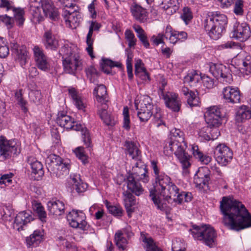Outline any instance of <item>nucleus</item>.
Segmentation results:
<instances>
[{"instance_id":"nucleus-28","label":"nucleus","mask_w":251,"mask_h":251,"mask_svg":"<svg viewBox=\"0 0 251 251\" xmlns=\"http://www.w3.org/2000/svg\"><path fill=\"white\" fill-rule=\"evenodd\" d=\"M56 123L61 127L67 129H71L73 127L74 121L70 116L65 114L63 112H60L56 118Z\"/></svg>"},{"instance_id":"nucleus-20","label":"nucleus","mask_w":251,"mask_h":251,"mask_svg":"<svg viewBox=\"0 0 251 251\" xmlns=\"http://www.w3.org/2000/svg\"><path fill=\"white\" fill-rule=\"evenodd\" d=\"M223 95L227 102L236 103L240 101V93L238 88H233L229 86L224 88Z\"/></svg>"},{"instance_id":"nucleus-44","label":"nucleus","mask_w":251,"mask_h":251,"mask_svg":"<svg viewBox=\"0 0 251 251\" xmlns=\"http://www.w3.org/2000/svg\"><path fill=\"white\" fill-rule=\"evenodd\" d=\"M12 11L14 12V21H15L19 26H22L25 22L24 17L25 11L24 9L21 8H15L13 9Z\"/></svg>"},{"instance_id":"nucleus-19","label":"nucleus","mask_w":251,"mask_h":251,"mask_svg":"<svg viewBox=\"0 0 251 251\" xmlns=\"http://www.w3.org/2000/svg\"><path fill=\"white\" fill-rule=\"evenodd\" d=\"M11 49L16 55V60L20 63L21 66L23 67L25 65L28 58L27 51L25 46L20 47L16 43H14L12 44Z\"/></svg>"},{"instance_id":"nucleus-30","label":"nucleus","mask_w":251,"mask_h":251,"mask_svg":"<svg viewBox=\"0 0 251 251\" xmlns=\"http://www.w3.org/2000/svg\"><path fill=\"white\" fill-rule=\"evenodd\" d=\"M70 182L73 184V189L78 193L84 192L87 188V184L82 182L79 175L71 176Z\"/></svg>"},{"instance_id":"nucleus-55","label":"nucleus","mask_w":251,"mask_h":251,"mask_svg":"<svg viewBox=\"0 0 251 251\" xmlns=\"http://www.w3.org/2000/svg\"><path fill=\"white\" fill-rule=\"evenodd\" d=\"M181 19L188 25L193 18L192 12L189 8L186 7L183 9V13L181 15Z\"/></svg>"},{"instance_id":"nucleus-61","label":"nucleus","mask_w":251,"mask_h":251,"mask_svg":"<svg viewBox=\"0 0 251 251\" xmlns=\"http://www.w3.org/2000/svg\"><path fill=\"white\" fill-rule=\"evenodd\" d=\"M59 54L62 56L63 60L65 58L70 57L71 55H74V53L72 52L71 47L64 46L59 50Z\"/></svg>"},{"instance_id":"nucleus-33","label":"nucleus","mask_w":251,"mask_h":251,"mask_svg":"<svg viewBox=\"0 0 251 251\" xmlns=\"http://www.w3.org/2000/svg\"><path fill=\"white\" fill-rule=\"evenodd\" d=\"M251 118V107L242 105L239 107L236 113L235 120L237 122L241 123Z\"/></svg>"},{"instance_id":"nucleus-42","label":"nucleus","mask_w":251,"mask_h":251,"mask_svg":"<svg viewBox=\"0 0 251 251\" xmlns=\"http://www.w3.org/2000/svg\"><path fill=\"white\" fill-rule=\"evenodd\" d=\"M164 36L166 39H169L170 42L173 44H176L178 41L177 31L173 30L170 25L167 26L164 33Z\"/></svg>"},{"instance_id":"nucleus-49","label":"nucleus","mask_w":251,"mask_h":251,"mask_svg":"<svg viewBox=\"0 0 251 251\" xmlns=\"http://www.w3.org/2000/svg\"><path fill=\"white\" fill-rule=\"evenodd\" d=\"M100 63L101 70L107 74L111 73V69L113 68V61L109 59L102 58Z\"/></svg>"},{"instance_id":"nucleus-4","label":"nucleus","mask_w":251,"mask_h":251,"mask_svg":"<svg viewBox=\"0 0 251 251\" xmlns=\"http://www.w3.org/2000/svg\"><path fill=\"white\" fill-rule=\"evenodd\" d=\"M171 141L169 147L179 159L183 169H187L190 166L189 162L190 155L185 151L182 143H184L183 132L178 129H173L171 132Z\"/></svg>"},{"instance_id":"nucleus-10","label":"nucleus","mask_w":251,"mask_h":251,"mask_svg":"<svg viewBox=\"0 0 251 251\" xmlns=\"http://www.w3.org/2000/svg\"><path fill=\"white\" fill-rule=\"evenodd\" d=\"M251 35V30L249 25L245 23L236 24L230 33V36L240 42L248 40Z\"/></svg>"},{"instance_id":"nucleus-41","label":"nucleus","mask_w":251,"mask_h":251,"mask_svg":"<svg viewBox=\"0 0 251 251\" xmlns=\"http://www.w3.org/2000/svg\"><path fill=\"white\" fill-rule=\"evenodd\" d=\"M42 239V234L39 230H35L29 237H27L26 242L27 245L30 247L31 246H37Z\"/></svg>"},{"instance_id":"nucleus-9","label":"nucleus","mask_w":251,"mask_h":251,"mask_svg":"<svg viewBox=\"0 0 251 251\" xmlns=\"http://www.w3.org/2000/svg\"><path fill=\"white\" fill-rule=\"evenodd\" d=\"M214 157L217 162L222 166H226L233 157L232 151L225 144H219L215 149Z\"/></svg>"},{"instance_id":"nucleus-22","label":"nucleus","mask_w":251,"mask_h":251,"mask_svg":"<svg viewBox=\"0 0 251 251\" xmlns=\"http://www.w3.org/2000/svg\"><path fill=\"white\" fill-rule=\"evenodd\" d=\"M130 11L133 17L140 23H144L147 19L146 9L140 5L134 3L130 7Z\"/></svg>"},{"instance_id":"nucleus-5","label":"nucleus","mask_w":251,"mask_h":251,"mask_svg":"<svg viewBox=\"0 0 251 251\" xmlns=\"http://www.w3.org/2000/svg\"><path fill=\"white\" fill-rule=\"evenodd\" d=\"M34 3L32 6L36 8L39 13L35 12L34 15V18L37 19L38 22L43 20V16L41 14L40 9H41L44 16L49 17L53 21H56L59 18V12L57 9L55 8L50 0H34Z\"/></svg>"},{"instance_id":"nucleus-36","label":"nucleus","mask_w":251,"mask_h":251,"mask_svg":"<svg viewBox=\"0 0 251 251\" xmlns=\"http://www.w3.org/2000/svg\"><path fill=\"white\" fill-rule=\"evenodd\" d=\"M94 95H96L97 100L101 104H105L107 100H106L107 95V91L106 87L103 84L99 85L97 88L94 90Z\"/></svg>"},{"instance_id":"nucleus-12","label":"nucleus","mask_w":251,"mask_h":251,"mask_svg":"<svg viewBox=\"0 0 251 251\" xmlns=\"http://www.w3.org/2000/svg\"><path fill=\"white\" fill-rule=\"evenodd\" d=\"M78 210H73L68 216V221L70 226L74 228H78L83 230H87L88 227L87 223L85 220V216L83 213Z\"/></svg>"},{"instance_id":"nucleus-2","label":"nucleus","mask_w":251,"mask_h":251,"mask_svg":"<svg viewBox=\"0 0 251 251\" xmlns=\"http://www.w3.org/2000/svg\"><path fill=\"white\" fill-rule=\"evenodd\" d=\"M171 178L163 173L155 177L153 189L150 190V197L157 209L164 210L166 205L162 203L161 200L170 198L169 194L175 195L177 187L171 181Z\"/></svg>"},{"instance_id":"nucleus-1","label":"nucleus","mask_w":251,"mask_h":251,"mask_svg":"<svg viewBox=\"0 0 251 251\" xmlns=\"http://www.w3.org/2000/svg\"><path fill=\"white\" fill-rule=\"evenodd\" d=\"M220 208L226 226L236 231L251 226V215L241 202L233 197H223Z\"/></svg>"},{"instance_id":"nucleus-7","label":"nucleus","mask_w":251,"mask_h":251,"mask_svg":"<svg viewBox=\"0 0 251 251\" xmlns=\"http://www.w3.org/2000/svg\"><path fill=\"white\" fill-rule=\"evenodd\" d=\"M194 238L203 241L209 247L213 246L216 239V233L214 229L209 225L199 226L193 225L192 228L189 229Z\"/></svg>"},{"instance_id":"nucleus-27","label":"nucleus","mask_w":251,"mask_h":251,"mask_svg":"<svg viewBox=\"0 0 251 251\" xmlns=\"http://www.w3.org/2000/svg\"><path fill=\"white\" fill-rule=\"evenodd\" d=\"M147 173V170L146 167H138L135 166L133 167L132 173L128 174V176H131L137 180H142L143 182L147 183L149 181V177Z\"/></svg>"},{"instance_id":"nucleus-18","label":"nucleus","mask_w":251,"mask_h":251,"mask_svg":"<svg viewBox=\"0 0 251 251\" xmlns=\"http://www.w3.org/2000/svg\"><path fill=\"white\" fill-rule=\"evenodd\" d=\"M176 193V194L174 196L169 194V196H170V198L165 199V201L175 205L176 204H181L183 202L190 201L192 200V196L191 193L183 191L179 192V189L178 188Z\"/></svg>"},{"instance_id":"nucleus-50","label":"nucleus","mask_w":251,"mask_h":251,"mask_svg":"<svg viewBox=\"0 0 251 251\" xmlns=\"http://www.w3.org/2000/svg\"><path fill=\"white\" fill-rule=\"evenodd\" d=\"M15 97L18 101V104L20 105L22 111L26 113L28 111L27 108L25 106L27 102L22 97V90H20L15 93Z\"/></svg>"},{"instance_id":"nucleus-54","label":"nucleus","mask_w":251,"mask_h":251,"mask_svg":"<svg viewBox=\"0 0 251 251\" xmlns=\"http://www.w3.org/2000/svg\"><path fill=\"white\" fill-rule=\"evenodd\" d=\"M152 115L154 124L156 127H158L161 125H165L162 120V114L160 109H156V112L155 113L153 112Z\"/></svg>"},{"instance_id":"nucleus-46","label":"nucleus","mask_w":251,"mask_h":251,"mask_svg":"<svg viewBox=\"0 0 251 251\" xmlns=\"http://www.w3.org/2000/svg\"><path fill=\"white\" fill-rule=\"evenodd\" d=\"M142 241L145 243L147 251H162L155 245L151 237L147 238L146 236H143Z\"/></svg>"},{"instance_id":"nucleus-43","label":"nucleus","mask_w":251,"mask_h":251,"mask_svg":"<svg viewBox=\"0 0 251 251\" xmlns=\"http://www.w3.org/2000/svg\"><path fill=\"white\" fill-rule=\"evenodd\" d=\"M93 25H94L93 24ZM94 31L93 25H90L89 29V32L87 35L86 38V43L87 45V47L86 48V50L89 54V55L92 57L94 58V56L93 55V45L94 41L92 39V34Z\"/></svg>"},{"instance_id":"nucleus-39","label":"nucleus","mask_w":251,"mask_h":251,"mask_svg":"<svg viewBox=\"0 0 251 251\" xmlns=\"http://www.w3.org/2000/svg\"><path fill=\"white\" fill-rule=\"evenodd\" d=\"M238 57L241 58L243 67L241 69L243 71L246 72V74L248 75L251 73V55L246 53H240L238 55Z\"/></svg>"},{"instance_id":"nucleus-57","label":"nucleus","mask_w":251,"mask_h":251,"mask_svg":"<svg viewBox=\"0 0 251 251\" xmlns=\"http://www.w3.org/2000/svg\"><path fill=\"white\" fill-rule=\"evenodd\" d=\"M29 97L31 101L35 103H39L42 99V95L38 90H31L29 93Z\"/></svg>"},{"instance_id":"nucleus-34","label":"nucleus","mask_w":251,"mask_h":251,"mask_svg":"<svg viewBox=\"0 0 251 251\" xmlns=\"http://www.w3.org/2000/svg\"><path fill=\"white\" fill-rule=\"evenodd\" d=\"M182 92L183 95L186 96L188 104L191 107L198 106L200 103L199 98L197 96V94L192 91H189L187 87H183Z\"/></svg>"},{"instance_id":"nucleus-47","label":"nucleus","mask_w":251,"mask_h":251,"mask_svg":"<svg viewBox=\"0 0 251 251\" xmlns=\"http://www.w3.org/2000/svg\"><path fill=\"white\" fill-rule=\"evenodd\" d=\"M35 62L39 69L44 71H47L50 70V65L46 56L35 60Z\"/></svg>"},{"instance_id":"nucleus-58","label":"nucleus","mask_w":251,"mask_h":251,"mask_svg":"<svg viewBox=\"0 0 251 251\" xmlns=\"http://www.w3.org/2000/svg\"><path fill=\"white\" fill-rule=\"evenodd\" d=\"M126 38L128 42V46L129 48L134 47L136 45L137 39L133 32L130 30H126L125 32Z\"/></svg>"},{"instance_id":"nucleus-16","label":"nucleus","mask_w":251,"mask_h":251,"mask_svg":"<svg viewBox=\"0 0 251 251\" xmlns=\"http://www.w3.org/2000/svg\"><path fill=\"white\" fill-rule=\"evenodd\" d=\"M62 15L66 25H68L72 28H76L79 25L81 17L80 13L77 11V9H75L72 11L65 10Z\"/></svg>"},{"instance_id":"nucleus-45","label":"nucleus","mask_w":251,"mask_h":251,"mask_svg":"<svg viewBox=\"0 0 251 251\" xmlns=\"http://www.w3.org/2000/svg\"><path fill=\"white\" fill-rule=\"evenodd\" d=\"M201 79V76L199 75L196 71H193L184 77V82L190 83L191 85H194L197 84Z\"/></svg>"},{"instance_id":"nucleus-37","label":"nucleus","mask_w":251,"mask_h":251,"mask_svg":"<svg viewBox=\"0 0 251 251\" xmlns=\"http://www.w3.org/2000/svg\"><path fill=\"white\" fill-rule=\"evenodd\" d=\"M211 128L209 126H205L201 128L199 132V136L206 141L214 140L220 135V132L218 129H215L214 132L216 135L212 136L210 135Z\"/></svg>"},{"instance_id":"nucleus-59","label":"nucleus","mask_w":251,"mask_h":251,"mask_svg":"<svg viewBox=\"0 0 251 251\" xmlns=\"http://www.w3.org/2000/svg\"><path fill=\"white\" fill-rule=\"evenodd\" d=\"M75 152L76 156L82 161L84 164L87 163V157L84 153V148L83 147L77 148L75 150Z\"/></svg>"},{"instance_id":"nucleus-13","label":"nucleus","mask_w":251,"mask_h":251,"mask_svg":"<svg viewBox=\"0 0 251 251\" xmlns=\"http://www.w3.org/2000/svg\"><path fill=\"white\" fill-rule=\"evenodd\" d=\"M209 72L216 78H223V81L230 83L231 74L226 66L220 64H213L209 65Z\"/></svg>"},{"instance_id":"nucleus-35","label":"nucleus","mask_w":251,"mask_h":251,"mask_svg":"<svg viewBox=\"0 0 251 251\" xmlns=\"http://www.w3.org/2000/svg\"><path fill=\"white\" fill-rule=\"evenodd\" d=\"M60 163L58 162L55 165L57 171L54 172L57 177H61L62 176L67 174L71 167V161L69 159H61Z\"/></svg>"},{"instance_id":"nucleus-51","label":"nucleus","mask_w":251,"mask_h":251,"mask_svg":"<svg viewBox=\"0 0 251 251\" xmlns=\"http://www.w3.org/2000/svg\"><path fill=\"white\" fill-rule=\"evenodd\" d=\"M106 207L109 212L114 216L120 217L122 216L123 210L120 206L109 205L107 201Z\"/></svg>"},{"instance_id":"nucleus-29","label":"nucleus","mask_w":251,"mask_h":251,"mask_svg":"<svg viewBox=\"0 0 251 251\" xmlns=\"http://www.w3.org/2000/svg\"><path fill=\"white\" fill-rule=\"evenodd\" d=\"M27 162L30 164L32 173L37 175V177L41 178L44 174L43 165L33 157L30 156L27 159Z\"/></svg>"},{"instance_id":"nucleus-32","label":"nucleus","mask_w":251,"mask_h":251,"mask_svg":"<svg viewBox=\"0 0 251 251\" xmlns=\"http://www.w3.org/2000/svg\"><path fill=\"white\" fill-rule=\"evenodd\" d=\"M107 105L106 103L101 104L99 107L98 113L103 122L108 126L115 125L116 121L107 112Z\"/></svg>"},{"instance_id":"nucleus-64","label":"nucleus","mask_w":251,"mask_h":251,"mask_svg":"<svg viewBox=\"0 0 251 251\" xmlns=\"http://www.w3.org/2000/svg\"><path fill=\"white\" fill-rule=\"evenodd\" d=\"M201 80L202 81L204 86L207 89H211L213 87L214 84V80L209 76L203 75L201 76Z\"/></svg>"},{"instance_id":"nucleus-40","label":"nucleus","mask_w":251,"mask_h":251,"mask_svg":"<svg viewBox=\"0 0 251 251\" xmlns=\"http://www.w3.org/2000/svg\"><path fill=\"white\" fill-rule=\"evenodd\" d=\"M209 180L210 177L208 174H202L200 172L199 175H195L194 177V182L196 186L199 188H203L205 186H208Z\"/></svg>"},{"instance_id":"nucleus-63","label":"nucleus","mask_w":251,"mask_h":251,"mask_svg":"<svg viewBox=\"0 0 251 251\" xmlns=\"http://www.w3.org/2000/svg\"><path fill=\"white\" fill-rule=\"evenodd\" d=\"M124 123L123 127L127 130L130 129V119L128 109L127 106L125 107L123 110Z\"/></svg>"},{"instance_id":"nucleus-60","label":"nucleus","mask_w":251,"mask_h":251,"mask_svg":"<svg viewBox=\"0 0 251 251\" xmlns=\"http://www.w3.org/2000/svg\"><path fill=\"white\" fill-rule=\"evenodd\" d=\"M234 7L233 11L234 13L238 15H242L243 14V3L242 0H235L234 2Z\"/></svg>"},{"instance_id":"nucleus-17","label":"nucleus","mask_w":251,"mask_h":251,"mask_svg":"<svg viewBox=\"0 0 251 251\" xmlns=\"http://www.w3.org/2000/svg\"><path fill=\"white\" fill-rule=\"evenodd\" d=\"M30 211H22L19 212L14 220V227L18 230H23L26 225L33 220Z\"/></svg>"},{"instance_id":"nucleus-53","label":"nucleus","mask_w":251,"mask_h":251,"mask_svg":"<svg viewBox=\"0 0 251 251\" xmlns=\"http://www.w3.org/2000/svg\"><path fill=\"white\" fill-rule=\"evenodd\" d=\"M86 74L90 81L92 83H95L96 82L97 77L99 75V73L97 71L96 69L93 66H91L86 71Z\"/></svg>"},{"instance_id":"nucleus-24","label":"nucleus","mask_w":251,"mask_h":251,"mask_svg":"<svg viewBox=\"0 0 251 251\" xmlns=\"http://www.w3.org/2000/svg\"><path fill=\"white\" fill-rule=\"evenodd\" d=\"M159 6L164 10H170L168 14H172L177 10L179 7L178 0H158Z\"/></svg>"},{"instance_id":"nucleus-23","label":"nucleus","mask_w":251,"mask_h":251,"mask_svg":"<svg viewBox=\"0 0 251 251\" xmlns=\"http://www.w3.org/2000/svg\"><path fill=\"white\" fill-rule=\"evenodd\" d=\"M42 41L46 49L56 50L58 47V41L50 30L45 32Z\"/></svg>"},{"instance_id":"nucleus-48","label":"nucleus","mask_w":251,"mask_h":251,"mask_svg":"<svg viewBox=\"0 0 251 251\" xmlns=\"http://www.w3.org/2000/svg\"><path fill=\"white\" fill-rule=\"evenodd\" d=\"M115 240L116 245L119 249L124 250L127 244V240L123 237V234L121 231H118L115 235Z\"/></svg>"},{"instance_id":"nucleus-6","label":"nucleus","mask_w":251,"mask_h":251,"mask_svg":"<svg viewBox=\"0 0 251 251\" xmlns=\"http://www.w3.org/2000/svg\"><path fill=\"white\" fill-rule=\"evenodd\" d=\"M134 105L140 121H148L153 114V105L151 99L147 95L138 96L135 100Z\"/></svg>"},{"instance_id":"nucleus-52","label":"nucleus","mask_w":251,"mask_h":251,"mask_svg":"<svg viewBox=\"0 0 251 251\" xmlns=\"http://www.w3.org/2000/svg\"><path fill=\"white\" fill-rule=\"evenodd\" d=\"M33 208L37 213L39 219L42 222H45L47 215L44 207L41 205V203H35L33 206Z\"/></svg>"},{"instance_id":"nucleus-31","label":"nucleus","mask_w":251,"mask_h":251,"mask_svg":"<svg viewBox=\"0 0 251 251\" xmlns=\"http://www.w3.org/2000/svg\"><path fill=\"white\" fill-rule=\"evenodd\" d=\"M125 206L128 216L131 217V213L134 209L132 206L135 204L136 201L135 197L129 192L125 191L123 193Z\"/></svg>"},{"instance_id":"nucleus-15","label":"nucleus","mask_w":251,"mask_h":251,"mask_svg":"<svg viewBox=\"0 0 251 251\" xmlns=\"http://www.w3.org/2000/svg\"><path fill=\"white\" fill-rule=\"evenodd\" d=\"M81 64L79 55L74 54L70 57L65 58L63 60V65L65 71L70 74H74L76 69H79Z\"/></svg>"},{"instance_id":"nucleus-62","label":"nucleus","mask_w":251,"mask_h":251,"mask_svg":"<svg viewBox=\"0 0 251 251\" xmlns=\"http://www.w3.org/2000/svg\"><path fill=\"white\" fill-rule=\"evenodd\" d=\"M0 21L2 22L8 29L11 28L14 24V18L7 15H0Z\"/></svg>"},{"instance_id":"nucleus-3","label":"nucleus","mask_w":251,"mask_h":251,"mask_svg":"<svg viewBox=\"0 0 251 251\" xmlns=\"http://www.w3.org/2000/svg\"><path fill=\"white\" fill-rule=\"evenodd\" d=\"M227 18L220 13L209 12L204 21V28L211 39H218L225 30Z\"/></svg>"},{"instance_id":"nucleus-11","label":"nucleus","mask_w":251,"mask_h":251,"mask_svg":"<svg viewBox=\"0 0 251 251\" xmlns=\"http://www.w3.org/2000/svg\"><path fill=\"white\" fill-rule=\"evenodd\" d=\"M204 117L209 126L218 127L222 124V115L220 108L216 106L208 108Z\"/></svg>"},{"instance_id":"nucleus-8","label":"nucleus","mask_w":251,"mask_h":251,"mask_svg":"<svg viewBox=\"0 0 251 251\" xmlns=\"http://www.w3.org/2000/svg\"><path fill=\"white\" fill-rule=\"evenodd\" d=\"M20 151V145L17 140H8L4 136H0V161L9 159Z\"/></svg>"},{"instance_id":"nucleus-26","label":"nucleus","mask_w":251,"mask_h":251,"mask_svg":"<svg viewBox=\"0 0 251 251\" xmlns=\"http://www.w3.org/2000/svg\"><path fill=\"white\" fill-rule=\"evenodd\" d=\"M126 153L133 159L138 160L141 156V151L138 148L137 144L132 141H126L124 145Z\"/></svg>"},{"instance_id":"nucleus-38","label":"nucleus","mask_w":251,"mask_h":251,"mask_svg":"<svg viewBox=\"0 0 251 251\" xmlns=\"http://www.w3.org/2000/svg\"><path fill=\"white\" fill-rule=\"evenodd\" d=\"M69 94L73 100L76 107L80 110L84 111L85 103L81 98L78 95L77 92L74 88L69 89Z\"/></svg>"},{"instance_id":"nucleus-25","label":"nucleus","mask_w":251,"mask_h":251,"mask_svg":"<svg viewBox=\"0 0 251 251\" xmlns=\"http://www.w3.org/2000/svg\"><path fill=\"white\" fill-rule=\"evenodd\" d=\"M139 181L132 177L131 176L127 175L126 177L127 189L132 193L138 196L141 195L144 191L140 183L138 182Z\"/></svg>"},{"instance_id":"nucleus-14","label":"nucleus","mask_w":251,"mask_h":251,"mask_svg":"<svg viewBox=\"0 0 251 251\" xmlns=\"http://www.w3.org/2000/svg\"><path fill=\"white\" fill-rule=\"evenodd\" d=\"M162 98L165 101L166 106L174 112H178L181 107V102L177 94L168 92L163 94Z\"/></svg>"},{"instance_id":"nucleus-21","label":"nucleus","mask_w":251,"mask_h":251,"mask_svg":"<svg viewBox=\"0 0 251 251\" xmlns=\"http://www.w3.org/2000/svg\"><path fill=\"white\" fill-rule=\"evenodd\" d=\"M48 210L50 214L60 216L64 213V203L59 200L49 201L47 203Z\"/></svg>"},{"instance_id":"nucleus-56","label":"nucleus","mask_w":251,"mask_h":251,"mask_svg":"<svg viewBox=\"0 0 251 251\" xmlns=\"http://www.w3.org/2000/svg\"><path fill=\"white\" fill-rule=\"evenodd\" d=\"M9 53L8 47L6 45L3 38L0 37V57L5 58Z\"/></svg>"}]
</instances>
